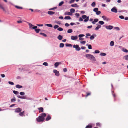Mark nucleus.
<instances>
[{
    "instance_id": "obj_9",
    "label": "nucleus",
    "mask_w": 128,
    "mask_h": 128,
    "mask_svg": "<svg viewBox=\"0 0 128 128\" xmlns=\"http://www.w3.org/2000/svg\"><path fill=\"white\" fill-rule=\"evenodd\" d=\"M106 28L107 29L111 30L113 28V26H112L109 25L108 26H106Z\"/></svg>"
},
{
    "instance_id": "obj_46",
    "label": "nucleus",
    "mask_w": 128,
    "mask_h": 128,
    "mask_svg": "<svg viewBox=\"0 0 128 128\" xmlns=\"http://www.w3.org/2000/svg\"><path fill=\"white\" fill-rule=\"evenodd\" d=\"M59 27L57 25H56L54 26V29H56L57 28H58Z\"/></svg>"
},
{
    "instance_id": "obj_49",
    "label": "nucleus",
    "mask_w": 128,
    "mask_h": 128,
    "mask_svg": "<svg viewBox=\"0 0 128 128\" xmlns=\"http://www.w3.org/2000/svg\"><path fill=\"white\" fill-rule=\"evenodd\" d=\"M8 83L10 84L11 85H13L14 84V82H11L9 81L8 82Z\"/></svg>"
},
{
    "instance_id": "obj_2",
    "label": "nucleus",
    "mask_w": 128,
    "mask_h": 128,
    "mask_svg": "<svg viewBox=\"0 0 128 128\" xmlns=\"http://www.w3.org/2000/svg\"><path fill=\"white\" fill-rule=\"evenodd\" d=\"M86 57L88 59L92 60L94 61L96 60L95 57L92 55L90 54H86Z\"/></svg>"
},
{
    "instance_id": "obj_14",
    "label": "nucleus",
    "mask_w": 128,
    "mask_h": 128,
    "mask_svg": "<svg viewBox=\"0 0 128 128\" xmlns=\"http://www.w3.org/2000/svg\"><path fill=\"white\" fill-rule=\"evenodd\" d=\"M64 14L66 15H71L72 14L70 12H65Z\"/></svg>"
},
{
    "instance_id": "obj_61",
    "label": "nucleus",
    "mask_w": 128,
    "mask_h": 128,
    "mask_svg": "<svg viewBox=\"0 0 128 128\" xmlns=\"http://www.w3.org/2000/svg\"><path fill=\"white\" fill-rule=\"evenodd\" d=\"M16 105V104H12L10 105V107H13V106H15Z\"/></svg>"
},
{
    "instance_id": "obj_47",
    "label": "nucleus",
    "mask_w": 128,
    "mask_h": 128,
    "mask_svg": "<svg viewBox=\"0 0 128 128\" xmlns=\"http://www.w3.org/2000/svg\"><path fill=\"white\" fill-rule=\"evenodd\" d=\"M88 48L89 49H92V46L90 44H89L88 46Z\"/></svg>"
},
{
    "instance_id": "obj_24",
    "label": "nucleus",
    "mask_w": 128,
    "mask_h": 128,
    "mask_svg": "<svg viewBox=\"0 0 128 128\" xmlns=\"http://www.w3.org/2000/svg\"><path fill=\"white\" fill-rule=\"evenodd\" d=\"M24 111L22 112H20L19 114L20 116H22L24 114Z\"/></svg>"
},
{
    "instance_id": "obj_16",
    "label": "nucleus",
    "mask_w": 128,
    "mask_h": 128,
    "mask_svg": "<svg viewBox=\"0 0 128 128\" xmlns=\"http://www.w3.org/2000/svg\"><path fill=\"white\" fill-rule=\"evenodd\" d=\"M38 109L39 110V112H43L44 109L40 107L39 108H38Z\"/></svg>"
},
{
    "instance_id": "obj_38",
    "label": "nucleus",
    "mask_w": 128,
    "mask_h": 128,
    "mask_svg": "<svg viewBox=\"0 0 128 128\" xmlns=\"http://www.w3.org/2000/svg\"><path fill=\"white\" fill-rule=\"evenodd\" d=\"M64 2L63 1H62L59 3L58 4V6H61L64 4Z\"/></svg>"
},
{
    "instance_id": "obj_33",
    "label": "nucleus",
    "mask_w": 128,
    "mask_h": 128,
    "mask_svg": "<svg viewBox=\"0 0 128 128\" xmlns=\"http://www.w3.org/2000/svg\"><path fill=\"white\" fill-rule=\"evenodd\" d=\"M98 8H95L94 9L93 11L94 12H96L98 10Z\"/></svg>"
},
{
    "instance_id": "obj_4",
    "label": "nucleus",
    "mask_w": 128,
    "mask_h": 128,
    "mask_svg": "<svg viewBox=\"0 0 128 128\" xmlns=\"http://www.w3.org/2000/svg\"><path fill=\"white\" fill-rule=\"evenodd\" d=\"M73 48H75L76 50L77 51H79L80 50V48L79 47V46L78 44L74 45L73 46Z\"/></svg>"
},
{
    "instance_id": "obj_27",
    "label": "nucleus",
    "mask_w": 128,
    "mask_h": 128,
    "mask_svg": "<svg viewBox=\"0 0 128 128\" xmlns=\"http://www.w3.org/2000/svg\"><path fill=\"white\" fill-rule=\"evenodd\" d=\"M64 46V44L62 43H61L60 44V48H63Z\"/></svg>"
},
{
    "instance_id": "obj_32",
    "label": "nucleus",
    "mask_w": 128,
    "mask_h": 128,
    "mask_svg": "<svg viewBox=\"0 0 128 128\" xmlns=\"http://www.w3.org/2000/svg\"><path fill=\"white\" fill-rule=\"evenodd\" d=\"M46 26L48 27H50L51 28H52V26L51 24H46L45 25Z\"/></svg>"
},
{
    "instance_id": "obj_64",
    "label": "nucleus",
    "mask_w": 128,
    "mask_h": 128,
    "mask_svg": "<svg viewBox=\"0 0 128 128\" xmlns=\"http://www.w3.org/2000/svg\"><path fill=\"white\" fill-rule=\"evenodd\" d=\"M38 27L37 26H35L32 27V28L33 29H36V28H37Z\"/></svg>"
},
{
    "instance_id": "obj_12",
    "label": "nucleus",
    "mask_w": 128,
    "mask_h": 128,
    "mask_svg": "<svg viewBox=\"0 0 128 128\" xmlns=\"http://www.w3.org/2000/svg\"><path fill=\"white\" fill-rule=\"evenodd\" d=\"M51 118V116L50 115H48L46 118V121H48Z\"/></svg>"
},
{
    "instance_id": "obj_21",
    "label": "nucleus",
    "mask_w": 128,
    "mask_h": 128,
    "mask_svg": "<svg viewBox=\"0 0 128 128\" xmlns=\"http://www.w3.org/2000/svg\"><path fill=\"white\" fill-rule=\"evenodd\" d=\"M123 58L126 60H128V55H126Z\"/></svg>"
},
{
    "instance_id": "obj_52",
    "label": "nucleus",
    "mask_w": 128,
    "mask_h": 128,
    "mask_svg": "<svg viewBox=\"0 0 128 128\" xmlns=\"http://www.w3.org/2000/svg\"><path fill=\"white\" fill-rule=\"evenodd\" d=\"M95 53H98L100 52V51L98 50H95L94 52Z\"/></svg>"
},
{
    "instance_id": "obj_25",
    "label": "nucleus",
    "mask_w": 128,
    "mask_h": 128,
    "mask_svg": "<svg viewBox=\"0 0 128 128\" xmlns=\"http://www.w3.org/2000/svg\"><path fill=\"white\" fill-rule=\"evenodd\" d=\"M65 45L66 46H69L72 47V45L71 44L67 43Z\"/></svg>"
},
{
    "instance_id": "obj_53",
    "label": "nucleus",
    "mask_w": 128,
    "mask_h": 128,
    "mask_svg": "<svg viewBox=\"0 0 128 128\" xmlns=\"http://www.w3.org/2000/svg\"><path fill=\"white\" fill-rule=\"evenodd\" d=\"M20 94L21 95H23L25 93L24 92H21L20 93Z\"/></svg>"
},
{
    "instance_id": "obj_28",
    "label": "nucleus",
    "mask_w": 128,
    "mask_h": 128,
    "mask_svg": "<svg viewBox=\"0 0 128 128\" xmlns=\"http://www.w3.org/2000/svg\"><path fill=\"white\" fill-rule=\"evenodd\" d=\"M114 42L113 41H111L110 43V45L111 46H113L114 45Z\"/></svg>"
},
{
    "instance_id": "obj_62",
    "label": "nucleus",
    "mask_w": 128,
    "mask_h": 128,
    "mask_svg": "<svg viewBox=\"0 0 128 128\" xmlns=\"http://www.w3.org/2000/svg\"><path fill=\"white\" fill-rule=\"evenodd\" d=\"M86 42L85 41H83L82 42H81L80 43L83 44H85L86 43Z\"/></svg>"
},
{
    "instance_id": "obj_5",
    "label": "nucleus",
    "mask_w": 128,
    "mask_h": 128,
    "mask_svg": "<svg viewBox=\"0 0 128 128\" xmlns=\"http://www.w3.org/2000/svg\"><path fill=\"white\" fill-rule=\"evenodd\" d=\"M22 110V109L21 108H18L15 109L14 112H16L18 113L20 112Z\"/></svg>"
},
{
    "instance_id": "obj_35",
    "label": "nucleus",
    "mask_w": 128,
    "mask_h": 128,
    "mask_svg": "<svg viewBox=\"0 0 128 128\" xmlns=\"http://www.w3.org/2000/svg\"><path fill=\"white\" fill-rule=\"evenodd\" d=\"M72 32V30L71 29H69L67 31V32L68 33H70Z\"/></svg>"
},
{
    "instance_id": "obj_60",
    "label": "nucleus",
    "mask_w": 128,
    "mask_h": 128,
    "mask_svg": "<svg viewBox=\"0 0 128 128\" xmlns=\"http://www.w3.org/2000/svg\"><path fill=\"white\" fill-rule=\"evenodd\" d=\"M63 71L64 72H66L67 71V69L66 68H64L63 69Z\"/></svg>"
},
{
    "instance_id": "obj_44",
    "label": "nucleus",
    "mask_w": 128,
    "mask_h": 128,
    "mask_svg": "<svg viewBox=\"0 0 128 128\" xmlns=\"http://www.w3.org/2000/svg\"><path fill=\"white\" fill-rule=\"evenodd\" d=\"M101 12L100 11H97L96 12V14L97 15H98L101 14Z\"/></svg>"
},
{
    "instance_id": "obj_63",
    "label": "nucleus",
    "mask_w": 128,
    "mask_h": 128,
    "mask_svg": "<svg viewBox=\"0 0 128 128\" xmlns=\"http://www.w3.org/2000/svg\"><path fill=\"white\" fill-rule=\"evenodd\" d=\"M65 25L66 26H69V24L68 23H66L65 24Z\"/></svg>"
},
{
    "instance_id": "obj_8",
    "label": "nucleus",
    "mask_w": 128,
    "mask_h": 128,
    "mask_svg": "<svg viewBox=\"0 0 128 128\" xmlns=\"http://www.w3.org/2000/svg\"><path fill=\"white\" fill-rule=\"evenodd\" d=\"M111 11L114 12L116 13L117 12V10L115 7H113L111 10Z\"/></svg>"
},
{
    "instance_id": "obj_48",
    "label": "nucleus",
    "mask_w": 128,
    "mask_h": 128,
    "mask_svg": "<svg viewBox=\"0 0 128 128\" xmlns=\"http://www.w3.org/2000/svg\"><path fill=\"white\" fill-rule=\"evenodd\" d=\"M94 38V36H93L92 35L90 37V40H92Z\"/></svg>"
},
{
    "instance_id": "obj_36",
    "label": "nucleus",
    "mask_w": 128,
    "mask_h": 128,
    "mask_svg": "<svg viewBox=\"0 0 128 128\" xmlns=\"http://www.w3.org/2000/svg\"><path fill=\"white\" fill-rule=\"evenodd\" d=\"M70 12L72 13H74V12L75 10L73 8H71L70 9Z\"/></svg>"
},
{
    "instance_id": "obj_17",
    "label": "nucleus",
    "mask_w": 128,
    "mask_h": 128,
    "mask_svg": "<svg viewBox=\"0 0 128 128\" xmlns=\"http://www.w3.org/2000/svg\"><path fill=\"white\" fill-rule=\"evenodd\" d=\"M101 27V26L100 25H98L95 28V29L96 30H98L99 28Z\"/></svg>"
},
{
    "instance_id": "obj_29",
    "label": "nucleus",
    "mask_w": 128,
    "mask_h": 128,
    "mask_svg": "<svg viewBox=\"0 0 128 128\" xmlns=\"http://www.w3.org/2000/svg\"><path fill=\"white\" fill-rule=\"evenodd\" d=\"M0 8L2 9L3 11H5V10L4 8L0 4Z\"/></svg>"
},
{
    "instance_id": "obj_18",
    "label": "nucleus",
    "mask_w": 128,
    "mask_h": 128,
    "mask_svg": "<svg viewBox=\"0 0 128 128\" xmlns=\"http://www.w3.org/2000/svg\"><path fill=\"white\" fill-rule=\"evenodd\" d=\"M16 87L17 88H22V86L19 84H17L16 86Z\"/></svg>"
},
{
    "instance_id": "obj_58",
    "label": "nucleus",
    "mask_w": 128,
    "mask_h": 128,
    "mask_svg": "<svg viewBox=\"0 0 128 128\" xmlns=\"http://www.w3.org/2000/svg\"><path fill=\"white\" fill-rule=\"evenodd\" d=\"M30 26V28H31L32 27V26H33V25L31 24L30 23H29L28 24Z\"/></svg>"
},
{
    "instance_id": "obj_19",
    "label": "nucleus",
    "mask_w": 128,
    "mask_h": 128,
    "mask_svg": "<svg viewBox=\"0 0 128 128\" xmlns=\"http://www.w3.org/2000/svg\"><path fill=\"white\" fill-rule=\"evenodd\" d=\"M62 38V36L60 35H59L57 37L60 40H61Z\"/></svg>"
},
{
    "instance_id": "obj_34",
    "label": "nucleus",
    "mask_w": 128,
    "mask_h": 128,
    "mask_svg": "<svg viewBox=\"0 0 128 128\" xmlns=\"http://www.w3.org/2000/svg\"><path fill=\"white\" fill-rule=\"evenodd\" d=\"M99 24L101 25H103L104 24V22L102 21H100L98 22Z\"/></svg>"
},
{
    "instance_id": "obj_51",
    "label": "nucleus",
    "mask_w": 128,
    "mask_h": 128,
    "mask_svg": "<svg viewBox=\"0 0 128 128\" xmlns=\"http://www.w3.org/2000/svg\"><path fill=\"white\" fill-rule=\"evenodd\" d=\"M119 18L121 19H124V17L122 16H119Z\"/></svg>"
},
{
    "instance_id": "obj_37",
    "label": "nucleus",
    "mask_w": 128,
    "mask_h": 128,
    "mask_svg": "<svg viewBox=\"0 0 128 128\" xmlns=\"http://www.w3.org/2000/svg\"><path fill=\"white\" fill-rule=\"evenodd\" d=\"M92 126L91 125H88L86 127V128H92Z\"/></svg>"
},
{
    "instance_id": "obj_30",
    "label": "nucleus",
    "mask_w": 128,
    "mask_h": 128,
    "mask_svg": "<svg viewBox=\"0 0 128 128\" xmlns=\"http://www.w3.org/2000/svg\"><path fill=\"white\" fill-rule=\"evenodd\" d=\"M15 7L16 8L19 9H22L23 8L22 7L18 6H16Z\"/></svg>"
},
{
    "instance_id": "obj_43",
    "label": "nucleus",
    "mask_w": 128,
    "mask_h": 128,
    "mask_svg": "<svg viewBox=\"0 0 128 128\" xmlns=\"http://www.w3.org/2000/svg\"><path fill=\"white\" fill-rule=\"evenodd\" d=\"M35 30L36 33H38L39 32L40 30L38 29H35Z\"/></svg>"
},
{
    "instance_id": "obj_20",
    "label": "nucleus",
    "mask_w": 128,
    "mask_h": 128,
    "mask_svg": "<svg viewBox=\"0 0 128 128\" xmlns=\"http://www.w3.org/2000/svg\"><path fill=\"white\" fill-rule=\"evenodd\" d=\"M61 64V62H56L54 64V65L55 67H56L58 66L59 65V64Z\"/></svg>"
},
{
    "instance_id": "obj_1",
    "label": "nucleus",
    "mask_w": 128,
    "mask_h": 128,
    "mask_svg": "<svg viewBox=\"0 0 128 128\" xmlns=\"http://www.w3.org/2000/svg\"><path fill=\"white\" fill-rule=\"evenodd\" d=\"M46 116L45 113H43L40 114V116L36 118V120L38 122H43L45 120L44 117Z\"/></svg>"
},
{
    "instance_id": "obj_31",
    "label": "nucleus",
    "mask_w": 128,
    "mask_h": 128,
    "mask_svg": "<svg viewBox=\"0 0 128 128\" xmlns=\"http://www.w3.org/2000/svg\"><path fill=\"white\" fill-rule=\"evenodd\" d=\"M122 50L124 52H128V50L126 48H123Z\"/></svg>"
},
{
    "instance_id": "obj_11",
    "label": "nucleus",
    "mask_w": 128,
    "mask_h": 128,
    "mask_svg": "<svg viewBox=\"0 0 128 128\" xmlns=\"http://www.w3.org/2000/svg\"><path fill=\"white\" fill-rule=\"evenodd\" d=\"M98 20V18H96L94 20V21L92 22V23L93 24H95V23L97 22Z\"/></svg>"
},
{
    "instance_id": "obj_54",
    "label": "nucleus",
    "mask_w": 128,
    "mask_h": 128,
    "mask_svg": "<svg viewBox=\"0 0 128 128\" xmlns=\"http://www.w3.org/2000/svg\"><path fill=\"white\" fill-rule=\"evenodd\" d=\"M74 0H71L69 2L71 4L72 3H73L74 2Z\"/></svg>"
},
{
    "instance_id": "obj_39",
    "label": "nucleus",
    "mask_w": 128,
    "mask_h": 128,
    "mask_svg": "<svg viewBox=\"0 0 128 128\" xmlns=\"http://www.w3.org/2000/svg\"><path fill=\"white\" fill-rule=\"evenodd\" d=\"M40 34L42 35L44 37H46L47 36L44 33L40 32Z\"/></svg>"
},
{
    "instance_id": "obj_56",
    "label": "nucleus",
    "mask_w": 128,
    "mask_h": 128,
    "mask_svg": "<svg viewBox=\"0 0 128 128\" xmlns=\"http://www.w3.org/2000/svg\"><path fill=\"white\" fill-rule=\"evenodd\" d=\"M83 20L82 18L81 17H80L79 20V21L80 22L82 21Z\"/></svg>"
},
{
    "instance_id": "obj_45",
    "label": "nucleus",
    "mask_w": 128,
    "mask_h": 128,
    "mask_svg": "<svg viewBox=\"0 0 128 128\" xmlns=\"http://www.w3.org/2000/svg\"><path fill=\"white\" fill-rule=\"evenodd\" d=\"M42 64L45 66H48V63L46 62H44Z\"/></svg>"
},
{
    "instance_id": "obj_26",
    "label": "nucleus",
    "mask_w": 128,
    "mask_h": 128,
    "mask_svg": "<svg viewBox=\"0 0 128 128\" xmlns=\"http://www.w3.org/2000/svg\"><path fill=\"white\" fill-rule=\"evenodd\" d=\"M16 100V99L15 97H14L13 98L11 99V102H13L15 101Z\"/></svg>"
},
{
    "instance_id": "obj_7",
    "label": "nucleus",
    "mask_w": 128,
    "mask_h": 128,
    "mask_svg": "<svg viewBox=\"0 0 128 128\" xmlns=\"http://www.w3.org/2000/svg\"><path fill=\"white\" fill-rule=\"evenodd\" d=\"M84 36V35L83 34H80L78 35V37H79V40H84V38H81L82 37Z\"/></svg>"
},
{
    "instance_id": "obj_40",
    "label": "nucleus",
    "mask_w": 128,
    "mask_h": 128,
    "mask_svg": "<svg viewBox=\"0 0 128 128\" xmlns=\"http://www.w3.org/2000/svg\"><path fill=\"white\" fill-rule=\"evenodd\" d=\"M100 55L101 56H105L106 55V54L104 53H100Z\"/></svg>"
},
{
    "instance_id": "obj_22",
    "label": "nucleus",
    "mask_w": 128,
    "mask_h": 128,
    "mask_svg": "<svg viewBox=\"0 0 128 128\" xmlns=\"http://www.w3.org/2000/svg\"><path fill=\"white\" fill-rule=\"evenodd\" d=\"M64 19L65 20H70L71 19V18L70 16H67L64 17Z\"/></svg>"
},
{
    "instance_id": "obj_59",
    "label": "nucleus",
    "mask_w": 128,
    "mask_h": 128,
    "mask_svg": "<svg viewBox=\"0 0 128 128\" xmlns=\"http://www.w3.org/2000/svg\"><path fill=\"white\" fill-rule=\"evenodd\" d=\"M96 124L97 126H100V123H97Z\"/></svg>"
},
{
    "instance_id": "obj_41",
    "label": "nucleus",
    "mask_w": 128,
    "mask_h": 128,
    "mask_svg": "<svg viewBox=\"0 0 128 128\" xmlns=\"http://www.w3.org/2000/svg\"><path fill=\"white\" fill-rule=\"evenodd\" d=\"M57 30L59 31H62L63 30V29L62 28H59L57 29Z\"/></svg>"
},
{
    "instance_id": "obj_57",
    "label": "nucleus",
    "mask_w": 128,
    "mask_h": 128,
    "mask_svg": "<svg viewBox=\"0 0 128 128\" xmlns=\"http://www.w3.org/2000/svg\"><path fill=\"white\" fill-rule=\"evenodd\" d=\"M114 28L116 29L117 30H120V29L119 27H116Z\"/></svg>"
},
{
    "instance_id": "obj_55",
    "label": "nucleus",
    "mask_w": 128,
    "mask_h": 128,
    "mask_svg": "<svg viewBox=\"0 0 128 128\" xmlns=\"http://www.w3.org/2000/svg\"><path fill=\"white\" fill-rule=\"evenodd\" d=\"M46 12H42L41 14V15L42 16H44L45 15V14Z\"/></svg>"
},
{
    "instance_id": "obj_42",
    "label": "nucleus",
    "mask_w": 128,
    "mask_h": 128,
    "mask_svg": "<svg viewBox=\"0 0 128 128\" xmlns=\"http://www.w3.org/2000/svg\"><path fill=\"white\" fill-rule=\"evenodd\" d=\"M13 93L15 94H18V92L15 90L13 91Z\"/></svg>"
},
{
    "instance_id": "obj_23",
    "label": "nucleus",
    "mask_w": 128,
    "mask_h": 128,
    "mask_svg": "<svg viewBox=\"0 0 128 128\" xmlns=\"http://www.w3.org/2000/svg\"><path fill=\"white\" fill-rule=\"evenodd\" d=\"M96 4L95 2H94L92 4L91 6L92 7H94L95 6Z\"/></svg>"
},
{
    "instance_id": "obj_15",
    "label": "nucleus",
    "mask_w": 128,
    "mask_h": 128,
    "mask_svg": "<svg viewBox=\"0 0 128 128\" xmlns=\"http://www.w3.org/2000/svg\"><path fill=\"white\" fill-rule=\"evenodd\" d=\"M71 6L72 7H76L77 8H78L79 7V6L76 4H72Z\"/></svg>"
},
{
    "instance_id": "obj_6",
    "label": "nucleus",
    "mask_w": 128,
    "mask_h": 128,
    "mask_svg": "<svg viewBox=\"0 0 128 128\" xmlns=\"http://www.w3.org/2000/svg\"><path fill=\"white\" fill-rule=\"evenodd\" d=\"M54 72L55 73V74L57 76H59L60 74L58 71L57 70H53Z\"/></svg>"
},
{
    "instance_id": "obj_50",
    "label": "nucleus",
    "mask_w": 128,
    "mask_h": 128,
    "mask_svg": "<svg viewBox=\"0 0 128 128\" xmlns=\"http://www.w3.org/2000/svg\"><path fill=\"white\" fill-rule=\"evenodd\" d=\"M86 97L90 95L91 94V93L90 92H87L86 93Z\"/></svg>"
},
{
    "instance_id": "obj_10",
    "label": "nucleus",
    "mask_w": 128,
    "mask_h": 128,
    "mask_svg": "<svg viewBox=\"0 0 128 128\" xmlns=\"http://www.w3.org/2000/svg\"><path fill=\"white\" fill-rule=\"evenodd\" d=\"M78 37L77 36H71V39L73 40H76L77 39Z\"/></svg>"
},
{
    "instance_id": "obj_3",
    "label": "nucleus",
    "mask_w": 128,
    "mask_h": 128,
    "mask_svg": "<svg viewBox=\"0 0 128 128\" xmlns=\"http://www.w3.org/2000/svg\"><path fill=\"white\" fill-rule=\"evenodd\" d=\"M82 18L83 19H85L84 21V22H88L89 19V16H87L86 15H83L82 16Z\"/></svg>"
},
{
    "instance_id": "obj_13",
    "label": "nucleus",
    "mask_w": 128,
    "mask_h": 128,
    "mask_svg": "<svg viewBox=\"0 0 128 128\" xmlns=\"http://www.w3.org/2000/svg\"><path fill=\"white\" fill-rule=\"evenodd\" d=\"M48 14L50 15H52L55 14V12L51 11H48Z\"/></svg>"
}]
</instances>
